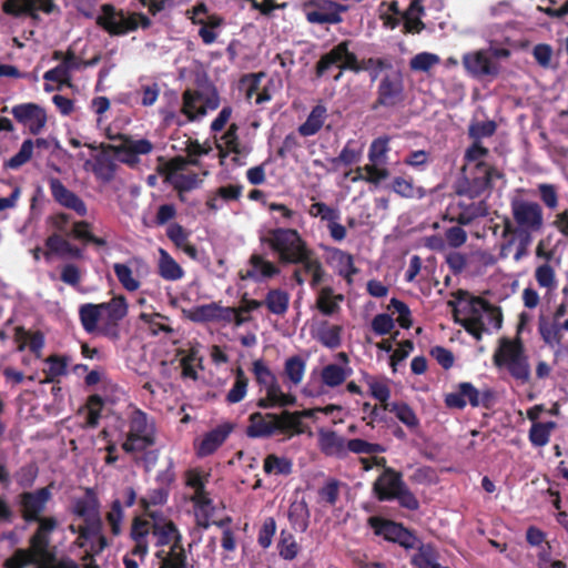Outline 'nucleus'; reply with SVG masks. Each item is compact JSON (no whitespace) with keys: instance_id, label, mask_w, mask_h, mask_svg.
Returning <instances> with one entry per match:
<instances>
[{"instance_id":"53","label":"nucleus","mask_w":568,"mask_h":568,"mask_svg":"<svg viewBox=\"0 0 568 568\" xmlns=\"http://www.w3.org/2000/svg\"><path fill=\"white\" fill-rule=\"evenodd\" d=\"M48 367L43 369V383H53L58 377L67 374V361L57 355H51L47 359Z\"/></svg>"},{"instance_id":"5","label":"nucleus","mask_w":568,"mask_h":568,"mask_svg":"<svg viewBox=\"0 0 568 568\" xmlns=\"http://www.w3.org/2000/svg\"><path fill=\"white\" fill-rule=\"evenodd\" d=\"M95 22L110 36H124L135 31L139 27L149 29L152 24L146 14L142 12L126 13L122 9L116 10L111 3L102 4L101 14L97 17Z\"/></svg>"},{"instance_id":"32","label":"nucleus","mask_w":568,"mask_h":568,"mask_svg":"<svg viewBox=\"0 0 568 568\" xmlns=\"http://www.w3.org/2000/svg\"><path fill=\"white\" fill-rule=\"evenodd\" d=\"M14 342L18 344L19 352L24 351L28 343L30 352L39 357L44 346V335L40 331L31 333L23 326H17L14 328Z\"/></svg>"},{"instance_id":"1","label":"nucleus","mask_w":568,"mask_h":568,"mask_svg":"<svg viewBox=\"0 0 568 568\" xmlns=\"http://www.w3.org/2000/svg\"><path fill=\"white\" fill-rule=\"evenodd\" d=\"M54 528V519H41L37 532L31 538L30 548L17 550L6 560V568H27L31 565H34L36 568H58L60 560L55 559L49 547V535Z\"/></svg>"},{"instance_id":"8","label":"nucleus","mask_w":568,"mask_h":568,"mask_svg":"<svg viewBox=\"0 0 568 568\" xmlns=\"http://www.w3.org/2000/svg\"><path fill=\"white\" fill-rule=\"evenodd\" d=\"M207 479L209 474L200 468L190 469L186 473V486L193 490L191 500L194 505L196 521L205 528L215 521L217 511V507L204 490Z\"/></svg>"},{"instance_id":"29","label":"nucleus","mask_w":568,"mask_h":568,"mask_svg":"<svg viewBox=\"0 0 568 568\" xmlns=\"http://www.w3.org/2000/svg\"><path fill=\"white\" fill-rule=\"evenodd\" d=\"M50 143L47 139L38 138L36 141L27 139L22 142L19 152L4 162L6 169L18 170L28 163L33 154V149H49Z\"/></svg>"},{"instance_id":"22","label":"nucleus","mask_w":568,"mask_h":568,"mask_svg":"<svg viewBox=\"0 0 568 568\" xmlns=\"http://www.w3.org/2000/svg\"><path fill=\"white\" fill-rule=\"evenodd\" d=\"M450 221L457 222L459 225H469L476 219L488 214L485 201L469 202L459 201L456 205L450 206Z\"/></svg>"},{"instance_id":"38","label":"nucleus","mask_w":568,"mask_h":568,"mask_svg":"<svg viewBox=\"0 0 568 568\" xmlns=\"http://www.w3.org/2000/svg\"><path fill=\"white\" fill-rule=\"evenodd\" d=\"M331 256L337 263V274L342 276L347 284L353 283V276L358 273V268L354 264V257L351 253L341 248H331Z\"/></svg>"},{"instance_id":"59","label":"nucleus","mask_w":568,"mask_h":568,"mask_svg":"<svg viewBox=\"0 0 568 568\" xmlns=\"http://www.w3.org/2000/svg\"><path fill=\"white\" fill-rule=\"evenodd\" d=\"M346 379L344 368L337 364H328L322 369V381L329 387L342 385Z\"/></svg>"},{"instance_id":"7","label":"nucleus","mask_w":568,"mask_h":568,"mask_svg":"<svg viewBox=\"0 0 568 568\" xmlns=\"http://www.w3.org/2000/svg\"><path fill=\"white\" fill-rule=\"evenodd\" d=\"M463 176L457 181L455 190L460 196L469 200L479 197L493 187V180L503 178V174L494 166L485 162H477L473 168H465Z\"/></svg>"},{"instance_id":"39","label":"nucleus","mask_w":568,"mask_h":568,"mask_svg":"<svg viewBox=\"0 0 568 568\" xmlns=\"http://www.w3.org/2000/svg\"><path fill=\"white\" fill-rule=\"evenodd\" d=\"M158 273L165 281H178L184 276L180 264L163 248L159 250Z\"/></svg>"},{"instance_id":"15","label":"nucleus","mask_w":568,"mask_h":568,"mask_svg":"<svg viewBox=\"0 0 568 568\" xmlns=\"http://www.w3.org/2000/svg\"><path fill=\"white\" fill-rule=\"evenodd\" d=\"M102 326L100 333L109 338L118 339L119 324L128 314V303L123 295L115 296L109 302L101 303Z\"/></svg>"},{"instance_id":"35","label":"nucleus","mask_w":568,"mask_h":568,"mask_svg":"<svg viewBox=\"0 0 568 568\" xmlns=\"http://www.w3.org/2000/svg\"><path fill=\"white\" fill-rule=\"evenodd\" d=\"M50 498V493L47 488H42L34 494H24L21 499V505L27 519H36L38 514L41 513Z\"/></svg>"},{"instance_id":"6","label":"nucleus","mask_w":568,"mask_h":568,"mask_svg":"<svg viewBox=\"0 0 568 568\" xmlns=\"http://www.w3.org/2000/svg\"><path fill=\"white\" fill-rule=\"evenodd\" d=\"M153 445L154 436L148 414L136 408L130 416L129 433L122 448L126 453L145 452L141 460L136 459L135 462H154L158 455L153 450H149Z\"/></svg>"},{"instance_id":"48","label":"nucleus","mask_w":568,"mask_h":568,"mask_svg":"<svg viewBox=\"0 0 568 568\" xmlns=\"http://www.w3.org/2000/svg\"><path fill=\"white\" fill-rule=\"evenodd\" d=\"M342 326L339 325H328L327 322H324L320 327L317 333L318 342L328 347L331 349L337 348L342 343Z\"/></svg>"},{"instance_id":"61","label":"nucleus","mask_w":568,"mask_h":568,"mask_svg":"<svg viewBox=\"0 0 568 568\" xmlns=\"http://www.w3.org/2000/svg\"><path fill=\"white\" fill-rule=\"evenodd\" d=\"M362 154V150L356 148L355 141H347V143L342 149L338 156L332 159V163L337 165L338 163H343L344 165H352L359 161Z\"/></svg>"},{"instance_id":"20","label":"nucleus","mask_w":568,"mask_h":568,"mask_svg":"<svg viewBox=\"0 0 568 568\" xmlns=\"http://www.w3.org/2000/svg\"><path fill=\"white\" fill-rule=\"evenodd\" d=\"M48 182L52 197L58 204L74 211L79 216L87 215V205L79 195L69 190L58 178H50Z\"/></svg>"},{"instance_id":"37","label":"nucleus","mask_w":568,"mask_h":568,"mask_svg":"<svg viewBox=\"0 0 568 568\" xmlns=\"http://www.w3.org/2000/svg\"><path fill=\"white\" fill-rule=\"evenodd\" d=\"M262 303L271 314L283 316L290 306V294L282 288H271Z\"/></svg>"},{"instance_id":"43","label":"nucleus","mask_w":568,"mask_h":568,"mask_svg":"<svg viewBox=\"0 0 568 568\" xmlns=\"http://www.w3.org/2000/svg\"><path fill=\"white\" fill-rule=\"evenodd\" d=\"M79 317L83 329L92 334L98 331V323L102 321V311L100 304L87 303L80 306Z\"/></svg>"},{"instance_id":"33","label":"nucleus","mask_w":568,"mask_h":568,"mask_svg":"<svg viewBox=\"0 0 568 568\" xmlns=\"http://www.w3.org/2000/svg\"><path fill=\"white\" fill-rule=\"evenodd\" d=\"M562 332L560 322L554 321L544 314L538 316V333L546 345L550 347L559 346L562 342Z\"/></svg>"},{"instance_id":"12","label":"nucleus","mask_w":568,"mask_h":568,"mask_svg":"<svg viewBox=\"0 0 568 568\" xmlns=\"http://www.w3.org/2000/svg\"><path fill=\"white\" fill-rule=\"evenodd\" d=\"M495 399V394L490 388L479 392L471 383L462 382L457 385V390L447 394L445 404L449 408L463 409L469 404L471 407L483 406L490 408Z\"/></svg>"},{"instance_id":"54","label":"nucleus","mask_w":568,"mask_h":568,"mask_svg":"<svg viewBox=\"0 0 568 568\" xmlns=\"http://www.w3.org/2000/svg\"><path fill=\"white\" fill-rule=\"evenodd\" d=\"M239 315L236 307L222 306L220 303H216L215 323H234L239 327L252 320L251 317H240Z\"/></svg>"},{"instance_id":"17","label":"nucleus","mask_w":568,"mask_h":568,"mask_svg":"<svg viewBox=\"0 0 568 568\" xmlns=\"http://www.w3.org/2000/svg\"><path fill=\"white\" fill-rule=\"evenodd\" d=\"M462 61L466 72L475 79L496 78L500 72L498 62L494 61L486 50L467 52Z\"/></svg>"},{"instance_id":"26","label":"nucleus","mask_w":568,"mask_h":568,"mask_svg":"<svg viewBox=\"0 0 568 568\" xmlns=\"http://www.w3.org/2000/svg\"><path fill=\"white\" fill-rule=\"evenodd\" d=\"M149 515L153 519L152 529L153 536L156 539V545H171L170 551H172L173 548L183 550L178 545L179 534L173 523L163 518H156L153 513H149Z\"/></svg>"},{"instance_id":"10","label":"nucleus","mask_w":568,"mask_h":568,"mask_svg":"<svg viewBox=\"0 0 568 568\" xmlns=\"http://www.w3.org/2000/svg\"><path fill=\"white\" fill-rule=\"evenodd\" d=\"M349 40H343L324 53L315 65L316 78H322L333 65H336L339 70L359 73V60L354 52L349 51Z\"/></svg>"},{"instance_id":"34","label":"nucleus","mask_w":568,"mask_h":568,"mask_svg":"<svg viewBox=\"0 0 568 568\" xmlns=\"http://www.w3.org/2000/svg\"><path fill=\"white\" fill-rule=\"evenodd\" d=\"M204 93L200 91L186 90L182 95V113L186 115L187 121H194L206 114V106L202 105Z\"/></svg>"},{"instance_id":"55","label":"nucleus","mask_w":568,"mask_h":568,"mask_svg":"<svg viewBox=\"0 0 568 568\" xmlns=\"http://www.w3.org/2000/svg\"><path fill=\"white\" fill-rule=\"evenodd\" d=\"M114 274L120 284L129 292H135L140 287V282L133 276L132 270L123 263H115L113 265Z\"/></svg>"},{"instance_id":"14","label":"nucleus","mask_w":568,"mask_h":568,"mask_svg":"<svg viewBox=\"0 0 568 568\" xmlns=\"http://www.w3.org/2000/svg\"><path fill=\"white\" fill-rule=\"evenodd\" d=\"M454 296L458 302H463L468 298L467 306L465 307V311L468 314L467 318L483 321V315L487 314L490 323H493L497 329L501 327L503 314L500 307L493 305L484 297L469 296V293L464 290H457L454 293Z\"/></svg>"},{"instance_id":"36","label":"nucleus","mask_w":568,"mask_h":568,"mask_svg":"<svg viewBox=\"0 0 568 568\" xmlns=\"http://www.w3.org/2000/svg\"><path fill=\"white\" fill-rule=\"evenodd\" d=\"M343 300L342 294H334L333 287L324 286L318 292L316 307L323 315L332 316L339 312V302Z\"/></svg>"},{"instance_id":"18","label":"nucleus","mask_w":568,"mask_h":568,"mask_svg":"<svg viewBox=\"0 0 568 568\" xmlns=\"http://www.w3.org/2000/svg\"><path fill=\"white\" fill-rule=\"evenodd\" d=\"M2 11L12 17H21L23 14L38 18V11L47 14L59 11L54 0H4Z\"/></svg>"},{"instance_id":"31","label":"nucleus","mask_w":568,"mask_h":568,"mask_svg":"<svg viewBox=\"0 0 568 568\" xmlns=\"http://www.w3.org/2000/svg\"><path fill=\"white\" fill-rule=\"evenodd\" d=\"M151 528L152 525L148 520H144L140 517H136L133 521L131 537L134 540L135 546L132 550V555L138 556L140 561H143L149 551L146 537Z\"/></svg>"},{"instance_id":"57","label":"nucleus","mask_w":568,"mask_h":568,"mask_svg":"<svg viewBox=\"0 0 568 568\" xmlns=\"http://www.w3.org/2000/svg\"><path fill=\"white\" fill-rule=\"evenodd\" d=\"M265 388L268 399L277 404L278 407L295 405L296 397L294 395L283 393L281 386L277 383V379L274 383L266 385Z\"/></svg>"},{"instance_id":"47","label":"nucleus","mask_w":568,"mask_h":568,"mask_svg":"<svg viewBox=\"0 0 568 568\" xmlns=\"http://www.w3.org/2000/svg\"><path fill=\"white\" fill-rule=\"evenodd\" d=\"M526 539L530 546L539 549V562H548L550 545L546 541L545 532L539 528L531 526L527 529Z\"/></svg>"},{"instance_id":"3","label":"nucleus","mask_w":568,"mask_h":568,"mask_svg":"<svg viewBox=\"0 0 568 568\" xmlns=\"http://www.w3.org/2000/svg\"><path fill=\"white\" fill-rule=\"evenodd\" d=\"M511 217L505 216L503 221L501 237L510 233L534 235L544 229V211L538 202L514 197L510 201Z\"/></svg>"},{"instance_id":"52","label":"nucleus","mask_w":568,"mask_h":568,"mask_svg":"<svg viewBox=\"0 0 568 568\" xmlns=\"http://www.w3.org/2000/svg\"><path fill=\"white\" fill-rule=\"evenodd\" d=\"M248 379L244 371L239 367L235 372V382L226 394V402L230 404L240 403L246 395Z\"/></svg>"},{"instance_id":"23","label":"nucleus","mask_w":568,"mask_h":568,"mask_svg":"<svg viewBox=\"0 0 568 568\" xmlns=\"http://www.w3.org/2000/svg\"><path fill=\"white\" fill-rule=\"evenodd\" d=\"M347 440L331 429L321 428L317 432V445L326 457L343 458L346 455Z\"/></svg>"},{"instance_id":"27","label":"nucleus","mask_w":568,"mask_h":568,"mask_svg":"<svg viewBox=\"0 0 568 568\" xmlns=\"http://www.w3.org/2000/svg\"><path fill=\"white\" fill-rule=\"evenodd\" d=\"M250 425L246 428V435L251 438L270 437L276 432L275 414L263 415L255 412L250 415Z\"/></svg>"},{"instance_id":"21","label":"nucleus","mask_w":568,"mask_h":568,"mask_svg":"<svg viewBox=\"0 0 568 568\" xmlns=\"http://www.w3.org/2000/svg\"><path fill=\"white\" fill-rule=\"evenodd\" d=\"M237 125L232 123L226 132L221 138V143L216 145L221 159L226 158L230 153H234L232 161L235 165L242 166L244 162L241 156H246L251 149L246 145H242L237 135Z\"/></svg>"},{"instance_id":"56","label":"nucleus","mask_w":568,"mask_h":568,"mask_svg":"<svg viewBox=\"0 0 568 568\" xmlns=\"http://www.w3.org/2000/svg\"><path fill=\"white\" fill-rule=\"evenodd\" d=\"M535 280L540 287L547 288L548 291L556 288V273L549 263H544L536 267Z\"/></svg>"},{"instance_id":"28","label":"nucleus","mask_w":568,"mask_h":568,"mask_svg":"<svg viewBox=\"0 0 568 568\" xmlns=\"http://www.w3.org/2000/svg\"><path fill=\"white\" fill-rule=\"evenodd\" d=\"M404 486L399 474L392 469H385L377 478L374 490L381 500L394 499V495Z\"/></svg>"},{"instance_id":"25","label":"nucleus","mask_w":568,"mask_h":568,"mask_svg":"<svg viewBox=\"0 0 568 568\" xmlns=\"http://www.w3.org/2000/svg\"><path fill=\"white\" fill-rule=\"evenodd\" d=\"M250 270L241 274L242 280H253L260 282L263 278H272L280 274L281 270L263 255L254 253L248 258Z\"/></svg>"},{"instance_id":"42","label":"nucleus","mask_w":568,"mask_h":568,"mask_svg":"<svg viewBox=\"0 0 568 568\" xmlns=\"http://www.w3.org/2000/svg\"><path fill=\"white\" fill-rule=\"evenodd\" d=\"M103 405L104 402L100 395L93 394L88 397L84 408L79 410V414H84V427L95 428L99 425Z\"/></svg>"},{"instance_id":"49","label":"nucleus","mask_w":568,"mask_h":568,"mask_svg":"<svg viewBox=\"0 0 568 568\" xmlns=\"http://www.w3.org/2000/svg\"><path fill=\"white\" fill-rule=\"evenodd\" d=\"M186 318L194 323H210L215 322L216 302L204 305L194 306L191 310L183 311Z\"/></svg>"},{"instance_id":"58","label":"nucleus","mask_w":568,"mask_h":568,"mask_svg":"<svg viewBox=\"0 0 568 568\" xmlns=\"http://www.w3.org/2000/svg\"><path fill=\"white\" fill-rule=\"evenodd\" d=\"M304 372L305 362L300 356H292L286 359L284 373L294 385H297L302 382Z\"/></svg>"},{"instance_id":"24","label":"nucleus","mask_w":568,"mask_h":568,"mask_svg":"<svg viewBox=\"0 0 568 568\" xmlns=\"http://www.w3.org/2000/svg\"><path fill=\"white\" fill-rule=\"evenodd\" d=\"M110 152L112 151L101 150L100 153L93 156V161L85 162V166L90 165L94 176L104 184L113 181L118 170V164L110 156Z\"/></svg>"},{"instance_id":"62","label":"nucleus","mask_w":568,"mask_h":568,"mask_svg":"<svg viewBox=\"0 0 568 568\" xmlns=\"http://www.w3.org/2000/svg\"><path fill=\"white\" fill-rule=\"evenodd\" d=\"M439 63V57L435 53L420 52L414 55L409 61V68L413 71L428 72L435 64Z\"/></svg>"},{"instance_id":"45","label":"nucleus","mask_w":568,"mask_h":568,"mask_svg":"<svg viewBox=\"0 0 568 568\" xmlns=\"http://www.w3.org/2000/svg\"><path fill=\"white\" fill-rule=\"evenodd\" d=\"M385 410L394 413L396 417L410 430H415L419 426V419L413 408L403 402H393L385 405Z\"/></svg>"},{"instance_id":"41","label":"nucleus","mask_w":568,"mask_h":568,"mask_svg":"<svg viewBox=\"0 0 568 568\" xmlns=\"http://www.w3.org/2000/svg\"><path fill=\"white\" fill-rule=\"evenodd\" d=\"M92 224L85 220L75 221L72 223L69 237L81 241L84 245L94 244L99 247L106 246L108 242L103 237L95 236L92 232Z\"/></svg>"},{"instance_id":"40","label":"nucleus","mask_w":568,"mask_h":568,"mask_svg":"<svg viewBox=\"0 0 568 568\" xmlns=\"http://www.w3.org/2000/svg\"><path fill=\"white\" fill-rule=\"evenodd\" d=\"M369 455V458H359V462H386L384 457L378 458L373 455L385 452L381 444L369 443L361 438L348 439L346 444V453Z\"/></svg>"},{"instance_id":"19","label":"nucleus","mask_w":568,"mask_h":568,"mask_svg":"<svg viewBox=\"0 0 568 568\" xmlns=\"http://www.w3.org/2000/svg\"><path fill=\"white\" fill-rule=\"evenodd\" d=\"M13 118L22 124L29 125V131L37 135L47 123V113L40 105L29 102L14 105L11 110Z\"/></svg>"},{"instance_id":"51","label":"nucleus","mask_w":568,"mask_h":568,"mask_svg":"<svg viewBox=\"0 0 568 568\" xmlns=\"http://www.w3.org/2000/svg\"><path fill=\"white\" fill-rule=\"evenodd\" d=\"M74 511L88 523L98 521V503L93 495L87 494L74 504Z\"/></svg>"},{"instance_id":"46","label":"nucleus","mask_w":568,"mask_h":568,"mask_svg":"<svg viewBox=\"0 0 568 568\" xmlns=\"http://www.w3.org/2000/svg\"><path fill=\"white\" fill-rule=\"evenodd\" d=\"M302 413L283 410L280 415L275 414L276 430L282 434H301L302 433Z\"/></svg>"},{"instance_id":"60","label":"nucleus","mask_w":568,"mask_h":568,"mask_svg":"<svg viewBox=\"0 0 568 568\" xmlns=\"http://www.w3.org/2000/svg\"><path fill=\"white\" fill-rule=\"evenodd\" d=\"M308 214L313 217H321L322 221L332 223L338 221L341 213L338 209L332 207L324 202H315L310 206Z\"/></svg>"},{"instance_id":"63","label":"nucleus","mask_w":568,"mask_h":568,"mask_svg":"<svg viewBox=\"0 0 568 568\" xmlns=\"http://www.w3.org/2000/svg\"><path fill=\"white\" fill-rule=\"evenodd\" d=\"M389 138L379 136L371 143L368 159L372 163H383L387 152L389 151Z\"/></svg>"},{"instance_id":"64","label":"nucleus","mask_w":568,"mask_h":568,"mask_svg":"<svg viewBox=\"0 0 568 568\" xmlns=\"http://www.w3.org/2000/svg\"><path fill=\"white\" fill-rule=\"evenodd\" d=\"M47 223L54 230L53 233H58L60 235L70 236L71 230L69 225L71 223V215L64 212H59L48 216Z\"/></svg>"},{"instance_id":"50","label":"nucleus","mask_w":568,"mask_h":568,"mask_svg":"<svg viewBox=\"0 0 568 568\" xmlns=\"http://www.w3.org/2000/svg\"><path fill=\"white\" fill-rule=\"evenodd\" d=\"M557 427V423L549 420L546 423H532L529 429V440L536 447L545 446L551 432Z\"/></svg>"},{"instance_id":"2","label":"nucleus","mask_w":568,"mask_h":568,"mask_svg":"<svg viewBox=\"0 0 568 568\" xmlns=\"http://www.w3.org/2000/svg\"><path fill=\"white\" fill-rule=\"evenodd\" d=\"M493 363L499 369L505 368L519 385L530 382L529 357L520 336H516L514 339L501 337L493 354Z\"/></svg>"},{"instance_id":"13","label":"nucleus","mask_w":568,"mask_h":568,"mask_svg":"<svg viewBox=\"0 0 568 568\" xmlns=\"http://www.w3.org/2000/svg\"><path fill=\"white\" fill-rule=\"evenodd\" d=\"M348 9V6L333 0H310L304 6L306 20L313 24H338Z\"/></svg>"},{"instance_id":"9","label":"nucleus","mask_w":568,"mask_h":568,"mask_svg":"<svg viewBox=\"0 0 568 568\" xmlns=\"http://www.w3.org/2000/svg\"><path fill=\"white\" fill-rule=\"evenodd\" d=\"M405 98L404 75L399 70H392L381 79L372 108L373 110H377L381 106L393 109L402 105Z\"/></svg>"},{"instance_id":"16","label":"nucleus","mask_w":568,"mask_h":568,"mask_svg":"<svg viewBox=\"0 0 568 568\" xmlns=\"http://www.w3.org/2000/svg\"><path fill=\"white\" fill-rule=\"evenodd\" d=\"M369 525L376 535L397 542L406 549H414L419 544V539L413 532L394 521L372 517Z\"/></svg>"},{"instance_id":"4","label":"nucleus","mask_w":568,"mask_h":568,"mask_svg":"<svg viewBox=\"0 0 568 568\" xmlns=\"http://www.w3.org/2000/svg\"><path fill=\"white\" fill-rule=\"evenodd\" d=\"M262 242L266 243L271 251L277 255L278 262L282 264H297L302 261L307 242L302 237L295 229L275 227L267 231Z\"/></svg>"},{"instance_id":"11","label":"nucleus","mask_w":568,"mask_h":568,"mask_svg":"<svg viewBox=\"0 0 568 568\" xmlns=\"http://www.w3.org/2000/svg\"><path fill=\"white\" fill-rule=\"evenodd\" d=\"M120 138L121 143H101L100 150H111L121 163L131 169H134L140 164V155L150 154L154 149V144L148 139H134L129 134Z\"/></svg>"},{"instance_id":"44","label":"nucleus","mask_w":568,"mask_h":568,"mask_svg":"<svg viewBox=\"0 0 568 568\" xmlns=\"http://www.w3.org/2000/svg\"><path fill=\"white\" fill-rule=\"evenodd\" d=\"M326 118V108L322 104L314 106L306 121L298 126V133L303 136L316 134L323 126Z\"/></svg>"},{"instance_id":"30","label":"nucleus","mask_w":568,"mask_h":568,"mask_svg":"<svg viewBox=\"0 0 568 568\" xmlns=\"http://www.w3.org/2000/svg\"><path fill=\"white\" fill-rule=\"evenodd\" d=\"M232 432L230 424H223L209 432L202 439L197 454L200 457H205L215 452L227 438Z\"/></svg>"}]
</instances>
